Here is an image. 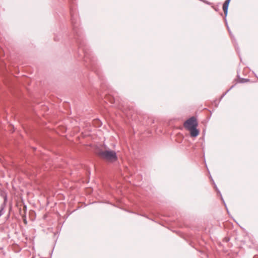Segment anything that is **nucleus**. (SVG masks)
<instances>
[{
    "label": "nucleus",
    "mask_w": 258,
    "mask_h": 258,
    "mask_svg": "<svg viewBox=\"0 0 258 258\" xmlns=\"http://www.w3.org/2000/svg\"><path fill=\"white\" fill-rule=\"evenodd\" d=\"M198 123L197 119L192 116L187 119L183 123L184 127L190 132L191 137H196L199 134V131L197 129Z\"/></svg>",
    "instance_id": "obj_1"
},
{
    "label": "nucleus",
    "mask_w": 258,
    "mask_h": 258,
    "mask_svg": "<svg viewBox=\"0 0 258 258\" xmlns=\"http://www.w3.org/2000/svg\"><path fill=\"white\" fill-rule=\"evenodd\" d=\"M98 155L102 159L111 162L115 161L117 159L116 152L113 150L100 151Z\"/></svg>",
    "instance_id": "obj_2"
},
{
    "label": "nucleus",
    "mask_w": 258,
    "mask_h": 258,
    "mask_svg": "<svg viewBox=\"0 0 258 258\" xmlns=\"http://www.w3.org/2000/svg\"><path fill=\"white\" fill-rule=\"evenodd\" d=\"M83 51L84 53V60L87 63H90V66L92 68V70H94L95 69L93 68V66L94 64V60L92 52L87 49H83Z\"/></svg>",
    "instance_id": "obj_3"
},
{
    "label": "nucleus",
    "mask_w": 258,
    "mask_h": 258,
    "mask_svg": "<svg viewBox=\"0 0 258 258\" xmlns=\"http://www.w3.org/2000/svg\"><path fill=\"white\" fill-rule=\"evenodd\" d=\"M70 13L71 16V22L74 28H77L79 25V19L78 17L77 13L76 11H74L73 9L71 8Z\"/></svg>",
    "instance_id": "obj_4"
},
{
    "label": "nucleus",
    "mask_w": 258,
    "mask_h": 258,
    "mask_svg": "<svg viewBox=\"0 0 258 258\" xmlns=\"http://www.w3.org/2000/svg\"><path fill=\"white\" fill-rule=\"evenodd\" d=\"M104 99H105V100H104L105 102H107V101H108L111 104H113V103H115V97L113 96L109 95V94L105 95Z\"/></svg>",
    "instance_id": "obj_5"
},
{
    "label": "nucleus",
    "mask_w": 258,
    "mask_h": 258,
    "mask_svg": "<svg viewBox=\"0 0 258 258\" xmlns=\"http://www.w3.org/2000/svg\"><path fill=\"white\" fill-rule=\"evenodd\" d=\"M228 7H229V6H228V5H226V4H223V11H224V14H225V17L227 16V14H228ZM225 21H226V18H225Z\"/></svg>",
    "instance_id": "obj_6"
},
{
    "label": "nucleus",
    "mask_w": 258,
    "mask_h": 258,
    "mask_svg": "<svg viewBox=\"0 0 258 258\" xmlns=\"http://www.w3.org/2000/svg\"><path fill=\"white\" fill-rule=\"evenodd\" d=\"M234 87V86H232L229 89H228L227 92H226L224 94H223V95L221 96V98H223L225 95L233 87Z\"/></svg>",
    "instance_id": "obj_7"
},
{
    "label": "nucleus",
    "mask_w": 258,
    "mask_h": 258,
    "mask_svg": "<svg viewBox=\"0 0 258 258\" xmlns=\"http://www.w3.org/2000/svg\"><path fill=\"white\" fill-rule=\"evenodd\" d=\"M248 80L245 79H242L241 81H240V83H245L248 81Z\"/></svg>",
    "instance_id": "obj_8"
},
{
    "label": "nucleus",
    "mask_w": 258,
    "mask_h": 258,
    "mask_svg": "<svg viewBox=\"0 0 258 258\" xmlns=\"http://www.w3.org/2000/svg\"><path fill=\"white\" fill-rule=\"evenodd\" d=\"M231 0H226L224 4L229 6Z\"/></svg>",
    "instance_id": "obj_9"
},
{
    "label": "nucleus",
    "mask_w": 258,
    "mask_h": 258,
    "mask_svg": "<svg viewBox=\"0 0 258 258\" xmlns=\"http://www.w3.org/2000/svg\"><path fill=\"white\" fill-rule=\"evenodd\" d=\"M215 188H216V190H217V191H218V192L221 195L220 191H219V189L217 188V186H216V185H215Z\"/></svg>",
    "instance_id": "obj_10"
},
{
    "label": "nucleus",
    "mask_w": 258,
    "mask_h": 258,
    "mask_svg": "<svg viewBox=\"0 0 258 258\" xmlns=\"http://www.w3.org/2000/svg\"><path fill=\"white\" fill-rule=\"evenodd\" d=\"M223 203H224V204H225V201H223ZM225 205V207H226V205Z\"/></svg>",
    "instance_id": "obj_11"
},
{
    "label": "nucleus",
    "mask_w": 258,
    "mask_h": 258,
    "mask_svg": "<svg viewBox=\"0 0 258 258\" xmlns=\"http://www.w3.org/2000/svg\"><path fill=\"white\" fill-rule=\"evenodd\" d=\"M54 40L56 41V37L54 38Z\"/></svg>",
    "instance_id": "obj_12"
}]
</instances>
